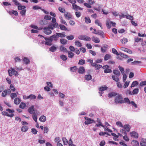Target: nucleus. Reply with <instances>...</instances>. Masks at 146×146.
Here are the masks:
<instances>
[{
  "label": "nucleus",
  "instance_id": "5701e85b",
  "mask_svg": "<svg viewBox=\"0 0 146 146\" xmlns=\"http://www.w3.org/2000/svg\"><path fill=\"white\" fill-rule=\"evenodd\" d=\"M24 63L26 64H28L30 62L29 60L27 57H24L23 58Z\"/></svg>",
  "mask_w": 146,
  "mask_h": 146
},
{
  "label": "nucleus",
  "instance_id": "58836bf2",
  "mask_svg": "<svg viewBox=\"0 0 146 146\" xmlns=\"http://www.w3.org/2000/svg\"><path fill=\"white\" fill-rule=\"evenodd\" d=\"M66 38L68 40H72L74 39V36L73 35H70L67 36Z\"/></svg>",
  "mask_w": 146,
  "mask_h": 146
},
{
  "label": "nucleus",
  "instance_id": "4468645a",
  "mask_svg": "<svg viewBox=\"0 0 146 146\" xmlns=\"http://www.w3.org/2000/svg\"><path fill=\"white\" fill-rule=\"evenodd\" d=\"M56 34L58 35V37H60L61 38L64 37L66 36L65 32H64L61 33H56Z\"/></svg>",
  "mask_w": 146,
  "mask_h": 146
},
{
  "label": "nucleus",
  "instance_id": "7c9ffc66",
  "mask_svg": "<svg viewBox=\"0 0 146 146\" xmlns=\"http://www.w3.org/2000/svg\"><path fill=\"white\" fill-rule=\"evenodd\" d=\"M59 27H60V29L63 31H66L67 30L66 27L63 25H59Z\"/></svg>",
  "mask_w": 146,
  "mask_h": 146
},
{
  "label": "nucleus",
  "instance_id": "c756f323",
  "mask_svg": "<svg viewBox=\"0 0 146 146\" xmlns=\"http://www.w3.org/2000/svg\"><path fill=\"white\" fill-rule=\"evenodd\" d=\"M111 58V56L109 54H106L104 56V60H107L108 59Z\"/></svg>",
  "mask_w": 146,
  "mask_h": 146
},
{
  "label": "nucleus",
  "instance_id": "6e6d98bb",
  "mask_svg": "<svg viewBox=\"0 0 146 146\" xmlns=\"http://www.w3.org/2000/svg\"><path fill=\"white\" fill-rule=\"evenodd\" d=\"M6 111L8 112L9 114H11V113H13L14 112V111L13 110H11L9 109H7L6 110Z\"/></svg>",
  "mask_w": 146,
  "mask_h": 146
},
{
  "label": "nucleus",
  "instance_id": "f704fd0d",
  "mask_svg": "<svg viewBox=\"0 0 146 146\" xmlns=\"http://www.w3.org/2000/svg\"><path fill=\"white\" fill-rule=\"evenodd\" d=\"M139 92V89L138 88H135L134 89L132 92V95L137 94Z\"/></svg>",
  "mask_w": 146,
  "mask_h": 146
},
{
  "label": "nucleus",
  "instance_id": "2f4dec72",
  "mask_svg": "<svg viewBox=\"0 0 146 146\" xmlns=\"http://www.w3.org/2000/svg\"><path fill=\"white\" fill-rule=\"evenodd\" d=\"M117 93L114 92H111L109 94L108 96L110 97H114L117 95Z\"/></svg>",
  "mask_w": 146,
  "mask_h": 146
},
{
  "label": "nucleus",
  "instance_id": "412c9836",
  "mask_svg": "<svg viewBox=\"0 0 146 146\" xmlns=\"http://www.w3.org/2000/svg\"><path fill=\"white\" fill-rule=\"evenodd\" d=\"M133 146H139V143L138 142L135 140H133L131 142Z\"/></svg>",
  "mask_w": 146,
  "mask_h": 146
},
{
  "label": "nucleus",
  "instance_id": "1a4fd4ad",
  "mask_svg": "<svg viewBox=\"0 0 146 146\" xmlns=\"http://www.w3.org/2000/svg\"><path fill=\"white\" fill-rule=\"evenodd\" d=\"M130 136L135 138H137L138 137V134L135 131H133L130 133Z\"/></svg>",
  "mask_w": 146,
  "mask_h": 146
},
{
  "label": "nucleus",
  "instance_id": "dca6fc26",
  "mask_svg": "<svg viewBox=\"0 0 146 146\" xmlns=\"http://www.w3.org/2000/svg\"><path fill=\"white\" fill-rule=\"evenodd\" d=\"M64 16L68 20L72 19V15L69 13L68 12H66V13L65 14Z\"/></svg>",
  "mask_w": 146,
  "mask_h": 146
},
{
  "label": "nucleus",
  "instance_id": "c85d7f7f",
  "mask_svg": "<svg viewBox=\"0 0 146 146\" xmlns=\"http://www.w3.org/2000/svg\"><path fill=\"white\" fill-rule=\"evenodd\" d=\"M21 130L23 132H26L28 130V127L26 126H23L22 127Z\"/></svg>",
  "mask_w": 146,
  "mask_h": 146
},
{
  "label": "nucleus",
  "instance_id": "864d4df0",
  "mask_svg": "<svg viewBox=\"0 0 146 146\" xmlns=\"http://www.w3.org/2000/svg\"><path fill=\"white\" fill-rule=\"evenodd\" d=\"M103 127L104 128V131H108V132L112 133V131L108 128L107 127L105 126L104 125V126Z\"/></svg>",
  "mask_w": 146,
  "mask_h": 146
},
{
  "label": "nucleus",
  "instance_id": "e2e57ef3",
  "mask_svg": "<svg viewBox=\"0 0 146 146\" xmlns=\"http://www.w3.org/2000/svg\"><path fill=\"white\" fill-rule=\"evenodd\" d=\"M36 98V97L35 95L31 94L29 96V98H30L31 100L35 99Z\"/></svg>",
  "mask_w": 146,
  "mask_h": 146
},
{
  "label": "nucleus",
  "instance_id": "bb28decb",
  "mask_svg": "<svg viewBox=\"0 0 146 146\" xmlns=\"http://www.w3.org/2000/svg\"><path fill=\"white\" fill-rule=\"evenodd\" d=\"M60 58L64 61H66L67 60V57L66 55L62 54L60 55Z\"/></svg>",
  "mask_w": 146,
  "mask_h": 146
},
{
  "label": "nucleus",
  "instance_id": "4d7b16f0",
  "mask_svg": "<svg viewBox=\"0 0 146 146\" xmlns=\"http://www.w3.org/2000/svg\"><path fill=\"white\" fill-rule=\"evenodd\" d=\"M26 106V104L23 102L21 103L19 106V108L22 109H24Z\"/></svg>",
  "mask_w": 146,
  "mask_h": 146
},
{
  "label": "nucleus",
  "instance_id": "f257e3e1",
  "mask_svg": "<svg viewBox=\"0 0 146 146\" xmlns=\"http://www.w3.org/2000/svg\"><path fill=\"white\" fill-rule=\"evenodd\" d=\"M122 96L121 94H118L115 97V101L116 103L122 104L121 102L123 100Z\"/></svg>",
  "mask_w": 146,
  "mask_h": 146
},
{
  "label": "nucleus",
  "instance_id": "680f3d73",
  "mask_svg": "<svg viewBox=\"0 0 146 146\" xmlns=\"http://www.w3.org/2000/svg\"><path fill=\"white\" fill-rule=\"evenodd\" d=\"M44 19L46 20H51L52 19V17H51L49 15H46L44 16Z\"/></svg>",
  "mask_w": 146,
  "mask_h": 146
},
{
  "label": "nucleus",
  "instance_id": "393cba45",
  "mask_svg": "<svg viewBox=\"0 0 146 146\" xmlns=\"http://www.w3.org/2000/svg\"><path fill=\"white\" fill-rule=\"evenodd\" d=\"M8 13L10 15L13 14L15 16H17L18 15V12L16 11L13 10L11 11H9Z\"/></svg>",
  "mask_w": 146,
  "mask_h": 146
},
{
  "label": "nucleus",
  "instance_id": "f8f14e48",
  "mask_svg": "<svg viewBox=\"0 0 146 146\" xmlns=\"http://www.w3.org/2000/svg\"><path fill=\"white\" fill-rule=\"evenodd\" d=\"M78 72L79 73L83 74L85 72V70L84 67L80 66L78 69Z\"/></svg>",
  "mask_w": 146,
  "mask_h": 146
},
{
  "label": "nucleus",
  "instance_id": "a19ab883",
  "mask_svg": "<svg viewBox=\"0 0 146 146\" xmlns=\"http://www.w3.org/2000/svg\"><path fill=\"white\" fill-rule=\"evenodd\" d=\"M113 73L116 75L119 76L120 74L119 72L117 70H114L113 71Z\"/></svg>",
  "mask_w": 146,
  "mask_h": 146
},
{
  "label": "nucleus",
  "instance_id": "7ed1b4c3",
  "mask_svg": "<svg viewBox=\"0 0 146 146\" xmlns=\"http://www.w3.org/2000/svg\"><path fill=\"white\" fill-rule=\"evenodd\" d=\"M109 68V66L107 65L104 66L102 67V68L104 70V72L106 73L111 72V70Z\"/></svg>",
  "mask_w": 146,
  "mask_h": 146
},
{
  "label": "nucleus",
  "instance_id": "a878e982",
  "mask_svg": "<svg viewBox=\"0 0 146 146\" xmlns=\"http://www.w3.org/2000/svg\"><path fill=\"white\" fill-rule=\"evenodd\" d=\"M20 102V99L18 98H16L14 100V103L16 105L19 104Z\"/></svg>",
  "mask_w": 146,
  "mask_h": 146
},
{
  "label": "nucleus",
  "instance_id": "a211bd4d",
  "mask_svg": "<svg viewBox=\"0 0 146 146\" xmlns=\"http://www.w3.org/2000/svg\"><path fill=\"white\" fill-rule=\"evenodd\" d=\"M39 120L40 121L42 122H44L46 120V117L44 115H42L40 117Z\"/></svg>",
  "mask_w": 146,
  "mask_h": 146
},
{
  "label": "nucleus",
  "instance_id": "69168bd1",
  "mask_svg": "<svg viewBox=\"0 0 146 146\" xmlns=\"http://www.w3.org/2000/svg\"><path fill=\"white\" fill-rule=\"evenodd\" d=\"M112 51L113 53L114 54H116L117 56L119 55V53L117 52V50L114 48H113L112 49Z\"/></svg>",
  "mask_w": 146,
  "mask_h": 146
},
{
  "label": "nucleus",
  "instance_id": "2eb2a0df",
  "mask_svg": "<svg viewBox=\"0 0 146 146\" xmlns=\"http://www.w3.org/2000/svg\"><path fill=\"white\" fill-rule=\"evenodd\" d=\"M50 37V38L52 39V41L54 40L56 41L57 40L58 36V35L56 34V35H53L51 36Z\"/></svg>",
  "mask_w": 146,
  "mask_h": 146
},
{
  "label": "nucleus",
  "instance_id": "9b49d317",
  "mask_svg": "<svg viewBox=\"0 0 146 146\" xmlns=\"http://www.w3.org/2000/svg\"><path fill=\"white\" fill-rule=\"evenodd\" d=\"M28 112L29 113L32 114H33L35 113V111L34 110V107L33 106H31L28 109Z\"/></svg>",
  "mask_w": 146,
  "mask_h": 146
},
{
  "label": "nucleus",
  "instance_id": "774afa93",
  "mask_svg": "<svg viewBox=\"0 0 146 146\" xmlns=\"http://www.w3.org/2000/svg\"><path fill=\"white\" fill-rule=\"evenodd\" d=\"M17 97V95L15 93H12L11 94V97L12 99H13L15 97Z\"/></svg>",
  "mask_w": 146,
  "mask_h": 146
},
{
  "label": "nucleus",
  "instance_id": "ea45409f",
  "mask_svg": "<svg viewBox=\"0 0 146 146\" xmlns=\"http://www.w3.org/2000/svg\"><path fill=\"white\" fill-rule=\"evenodd\" d=\"M60 22L61 23H62L64 24L65 25H66L67 26L68 25L66 22L65 20H63V19L62 17H60Z\"/></svg>",
  "mask_w": 146,
  "mask_h": 146
},
{
  "label": "nucleus",
  "instance_id": "6e6552de",
  "mask_svg": "<svg viewBox=\"0 0 146 146\" xmlns=\"http://www.w3.org/2000/svg\"><path fill=\"white\" fill-rule=\"evenodd\" d=\"M108 88V87L106 86H104V87L100 88L99 90V93L101 96H102V94L103 93V91L106 90Z\"/></svg>",
  "mask_w": 146,
  "mask_h": 146
},
{
  "label": "nucleus",
  "instance_id": "79ce46f5",
  "mask_svg": "<svg viewBox=\"0 0 146 146\" xmlns=\"http://www.w3.org/2000/svg\"><path fill=\"white\" fill-rule=\"evenodd\" d=\"M112 77L113 79L115 82H118L119 81V78L117 76L113 75Z\"/></svg>",
  "mask_w": 146,
  "mask_h": 146
},
{
  "label": "nucleus",
  "instance_id": "3c124183",
  "mask_svg": "<svg viewBox=\"0 0 146 146\" xmlns=\"http://www.w3.org/2000/svg\"><path fill=\"white\" fill-rule=\"evenodd\" d=\"M95 23L96 25H97L98 26H100L102 29V27L98 20V19L96 20L95 21Z\"/></svg>",
  "mask_w": 146,
  "mask_h": 146
},
{
  "label": "nucleus",
  "instance_id": "c9c22d12",
  "mask_svg": "<svg viewBox=\"0 0 146 146\" xmlns=\"http://www.w3.org/2000/svg\"><path fill=\"white\" fill-rule=\"evenodd\" d=\"M125 17L127 19H129L131 21H133V17L132 16L129 15H125Z\"/></svg>",
  "mask_w": 146,
  "mask_h": 146
},
{
  "label": "nucleus",
  "instance_id": "09e8293b",
  "mask_svg": "<svg viewBox=\"0 0 146 146\" xmlns=\"http://www.w3.org/2000/svg\"><path fill=\"white\" fill-rule=\"evenodd\" d=\"M119 55H120L121 57L124 58H128V56L124 54L121 53V52H119Z\"/></svg>",
  "mask_w": 146,
  "mask_h": 146
},
{
  "label": "nucleus",
  "instance_id": "de8ad7c7",
  "mask_svg": "<svg viewBox=\"0 0 146 146\" xmlns=\"http://www.w3.org/2000/svg\"><path fill=\"white\" fill-rule=\"evenodd\" d=\"M121 41L122 44H125L128 42V40L124 38L121 40Z\"/></svg>",
  "mask_w": 146,
  "mask_h": 146
},
{
  "label": "nucleus",
  "instance_id": "e433bc0d",
  "mask_svg": "<svg viewBox=\"0 0 146 146\" xmlns=\"http://www.w3.org/2000/svg\"><path fill=\"white\" fill-rule=\"evenodd\" d=\"M138 83L137 81H133L131 84V88H132V87H134L135 86L138 85Z\"/></svg>",
  "mask_w": 146,
  "mask_h": 146
},
{
  "label": "nucleus",
  "instance_id": "b1692460",
  "mask_svg": "<svg viewBox=\"0 0 146 146\" xmlns=\"http://www.w3.org/2000/svg\"><path fill=\"white\" fill-rule=\"evenodd\" d=\"M92 40L95 43H99L100 42V40L99 38L97 37H95L93 36L92 38Z\"/></svg>",
  "mask_w": 146,
  "mask_h": 146
},
{
  "label": "nucleus",
  "instance_id": "c03bdc74",
  "mask_svg": "<svg viewBox=\"0 0 146 146\" xmlns=\"http://www.w3.org/2000/svg\"><path fill=\"white\" fill-rule=\"evenodd\" d=\"M18 9L19 10H22L26 8V7L25 6L21 5V4L18 6Z\"/></svg>",
  "mask_w": 146,
  "mask_h": 146
},
{
  "label": "nucleus",
  "instance_id": "f3484780",
  "mask_svg": "<svg viewBox=\"0 0 146 146\" xmlns=\"http://www.w3.org/2000/svg\"><path fill=\"white\" fill-rule=\"evenodd\" d=\"M141 146H146V139H142L140 143Z\"/></svg>",
  "mask_w": 146,
  "mask_h": 146
},
{
  "label": "nucleus",
  "instance_id": "8fccbe9b",
  "mask_svg": "<svg viewBox=\"0 0 146 146\" xmlns=\"http://www.w3.org/2000/svg\"><path fill=\"white\" fill-rule=\"evenodd\" d=\"M33 115H32V117L33 119L36 123L37 122V115L36 114H34Z\"/></svg>",
  "mask_w": 146,
  "mask_h": 146
},
{
  "label": "nucleus",
  "instance_id": "423d86ee",
  "mask_svg": "<svg viewBox=\"0 0 146 146\" xmlns=\"http://www.w3.org/2000/svg\"><path fill=\"white\" fill-rule=\"evenodd\" d=\"M110 24H112V26L113 27H115L116 23H113L112 21H110L109 22L108 21H106V25L107 27L108 28L110 29L111 28V26Z\"/></svg>",
  "mask_w": 146,
  "mask_h": 146
},
{
  "label": "nucleus",
  "instance_id": "20e7f679",
  "mask_svg": "<svg viewBox=\"0 0 146 146\" xmlns=\"http://www.w3.org/2000/svg\"><path fill=\"white\" fill-rule=\"evenodd\" d=\"M43 29L44 32L46 35H50L52 32L51 30L49 29V27H44V28Z\"/></svg>",
  "mask_w": 146,
  "mask_h": 146
},
{
  "label": "nucleus",
  "instance_id": "72a5a7b5",
  "mask_svg": "<svg viewBox=\"0 0 146 146\" xmlns=\"http://www.w3.org/2000/svg\"><path fill=\"white\" fill-rule=\"evenodd\" d=\"M74 56V54L71 51H69L68 52V56L70 58H72Z\"/></svg>",
  "mask_w": 146,
  "mask_h": 146
},
{
  "label": "nucleus",
  "instance_id": "f03ea898",
  "mask_svg": "<svg viewBox=\"0 0 146 146\" xmlns=\"http://www.w3.org/2000/svg\"><path fill=\"white\" fill-rule=\"evenodd\" d=\"M84 118L86 120L84 122V123L85 125H88L91 124L92 123H95V122L93 119H91L86 117H85Z\"/></svg>",
  "mask_w": 146,
  "mask_h": 146
},
{
  "label": "nucleus",
  "instance_id": "5fc2aeb1",
  "mask_svg": "<svg viewBox=\"0 0 146 146\" xmlns=\"http://www.w3.org/2000/svg\"><path fill=\"white\" fill-rule=\"evenodd\" d=\"M62 141H63L64 144V145H66L68 143V141L67 139L65 137H63L62 138Z\"/></svg>",
  "mask_w": 146,
  "mask_h": 146
},
{
  "label": "nucleus",
  "instance_id": "0e129e2a",
  "mask_svg": "<svg viewBox=\"0 0 146 146\" xmlns=\"http://www.w3.org/2000/svg\"><path fill=\"white\" fill-rule=\"evenodd\" d=\"M12 70L13 73V74L14 75L16 76H17L18 75V72L15 70V69L13 68V69H12Z\"/></svg>",
  "mask_w": 146,
  "mask_h": 146
},
{
  "label": "nucleus",
  "instance_id": "052dcab7",
  "mask_svg": "<svg viewBox=\"0 0 146 146\" xmlns=\"http://www.w3.org/2000/svg\"><path fill=\"white\" fill-rule=\"evenodd\" d=\"M85 22L87 23H90L91 21L89 17H85Z\"/></svg>",
  "mask_w": 146,
  "mask_h": 146
},
{
  "label": "nucleus",
  "instance_id": "338daca9",
  "mask_svg": "<svg viewBox=\"0 0 146 146\" xmlns=\"http://www.w3.org/2000/svg\"><path fill=\"white\" fill-rule=\"evenodd\" d=\"M118 68L119 69V70L121 72V73L123 74L124 72V69L123 68L121 67L120 66H118Z\"/></svg>",
  "mask_w": 146,
  "mask_h": 146
},
{
  "label": "nucleus",
  "instance_id": "39448f33",
  "mask_svg": "<svg viewBox=\"0 0 146 146\" xmlns=\"http://www.w3.org/2000/svg\"><path fill=\"white\" fill-rule=\"evenodd\" d=\"M45 40H46L45 44L48 45H51L52 44V40L50 37L47 38L46 37L44 38Z\"/></svg>",
  "mask_w": 146,
  "mask_h": 146
},
{
  "label": "nucleus",
  "instance_id": "a18cd8bd",
  "mask_svg": "<svg viewBox=\"0 0 146 146\" xmlns=\"http://www.w3.org/2000/svg\"><path fill=\"white\" fill-rule=\"evenodd\" d=\"M85 63V60L83 59H80L79 60L78 64L80 65H83Z\"/></svg>",
  "mask_w": 146,
  "mask_h": 146
},
{
  "label": "nucleus",
  "instance_id": "0eeeda50",
  "mask_svg": "<svg viewBox=\"0 0 146 146\" xmlns=\"http://www.w3.org/2000/svg\"><path fill=\"white\" fill-rule=\"evenodd\" d=\"M72 9L76 11H77L78 10H82L83 9L82 8H81L80 7L77 6L76 4H72Z\"/></svg>",
  "mask_w": 146,
  "mask_h": 146
},
{
  "label": "nucleus",
  "instance_id": "6ab92c4d",
  "mask_svg": "<svg viewBox=\"0 0 146 146\" xmlns=\"http://www.w3.org/2000/svg\"><path fill=\"white\" fill-rule=\"evenodd\" d=\"M123 127L127 132H129L130 131V126L129 125H125L123 126Z\"/></svg>",
  "mask_w": 146,
  "mask_h": 146
},
{
  "label": "nucleus",
  "instance_id": "473e14b6",
  "mask_svg": "<svg viewBox=\"0 0 146 146\" xmlns=\"http://www.w3.org/2000/svg\"><path fill=\"white\" fill-rule=\"evenodd\" d=\"M60 42L62 44H65L67 43V40L63 39H61L60 40Z\"/></svg>",
  "mask_w": 146,
  "mask_h": 146
},
{
  "label": "nucleus",
  "instance_id": "bf43d9fd",
  "mask_svg": "<svg viewBox=\"0 0 146 146\" xmlns=\"http://www.w3.org/2000/svg\"><path fill=\"white\" fill-rule=\"evenodd\" d=\"M58 9L60 12L62 13H65L66 11L65 10L64 8H62L60 7L58 8Z\"/></svg>",
  "mask_w": 146,
  "mask_h": 146
},
{
  "label": "nucleus",
  "instance_id": "49530a36",
  "mask_svg": "<svg viewBox=\"0 0 146 146\" xmlns=\"http://www.w3.org/2000/svg\"><path fill=\"white\" fill-rule=\"evenodd\" d=\"M49 49L50 51L54 52L56 50V48L55 46H52L49 48Z\"/></svg>",
  "mask_w": 146,
  "mask_h": 146
},
{
  "label": "nucleus",
  "instance_id": "aec40b11",
  "mask_svg": "<svg viewBox=\"0 0 146 146\" xmlns=\"http://www.w3.org/2000/svg\"><path fill=\"white\" fill-rule=\"evenodd\" d=\"M60 49L61 51L63 52L64 53L68 52L66 48L64 47L63 46H61L60 47Z\"/></svg>",
  "mask_w": 146,
  "mask_h": 146
},
{
  "label": "nucleus",
  "instance_id": "37998d69",
  "mask_svg": "<svg viewBox=\"0 0 146 146\" xmlns=\"http://www.w3.org/2000/svg\"><path fill=\"white\" fill-rule=\"evenodd\" d=\"M116 124L118 127H123V124L121 122L119 121H118L116 122Z\"/></svg>",
  "mask_w": 146,
  "mask_h": 146
},
{
  "label": "nucleus",
  "instance_id": "9d476101",
  "mask_svg": "<svg viewBox=\"0 0 146 146\" xmlns=\"http://www.w3.org/2000/svg\"><path fill=\"white\" fill-rule=\"evenodd\" d=\"M2 114L3 116H7L10 117H12L14 115L13 113L9 114L8 112L5 111H3L2 112Z\"/></svg>",
  "mask_w": 146,
  "mask_h": 146
},
{
  "label": "nucleus",
  "instance_id": "cd10ccee",
  "mask_svg": "<svg viewBox=\"0 0 146 146\" xmlns=\"http://www.w3.org/2000/svg\"><path fill=\"white\" fill-rule=\"evenodd\" d=\"M93 33L96 35H100L101 36H102L104 34L103 32L100 30L97 31L96 32H93Z\"/></svg>",
  "mask_w": 146,
  "mask_h": 146
},
{
  "label": "nucleus",
  "instance_id": "4c0bfd02",
  "mask_svg": "<svg viewBox=\"0 0 146 146\" xmlns=\"http://www.w3.org/2000/svg\"><path fill=\"white\" fill-rule=\"evenodd\" d=\"M75 44L77 46L80 47L82 46L81 43L78 41H76L75 42Z\"/></svg>",
  "mask_w": 146,
  "mask_h": 146
},
{
  "label": "nucleus",
  "instance_id": "ddd939ff",
  "mask_svg": "<svg viewBox=\"0 0 146 146\" xmlns=\"http://www.w3.org/2000/svg\"><path fill=\"white\" fill-rule=\"evenodd\" d=\"M121 103L122 104L126 103L128 104H131V102H130L129 99L127 98H124L123 100Z\"/></svg>",
  "mask_w": 146,
  "mask_h": 146
},
{
  "label": "nucleus",
  "instance_id": "4be33fe9",
  "mask_svg": "<svg viewBox=\"0 0 146 146\" xmlns=\"http://www.w3.org/2000/svg\"><path fill=\"white\" fill-rule=\"evenodd\" d=\"M92 77L90 74L86 75L85 76V79L89 81L92 79Z\"/></svg>",
  "mask_w": 146,
  "mask_h": 146
},
{
  "label": "nucleus",
  "instance_id": "13d9d810",
  "mask_svg": "<svg viewBox=\"0 0 146 146\" xmlns=\"http://www.w3.org/2000/svg\"><path fill=\"white\" fill-rule=\"evenodd\" d=\"M11 70H8V72L9 76H12L13 75V73L12 69H13V68H11Z\"/></svg>",
  "mask_w": 146,
  "mask_h": 146
},
{
  "label": "nucleus",
  "instance_id": "603ef678",
  "mask_svg": "<svg viewBox=\"0 0 146 146\" xmlns=\"http://www.w3.org/2000/svg\"><path fill=\"white\" fill-rule=\"evenodd\" d=\"M130 81H126L123 86V88H127L129 86V84Z\"/></svg>",
  "mask_w": 146,
  "mask_h": 146
}]
</instances>
